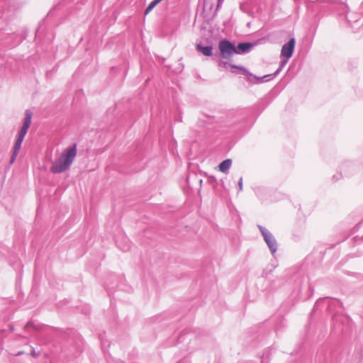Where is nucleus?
I'll list each match as a JSON object with an SVG mask.
<instances>
[{
	"label": "nucleus",
	"instance_id": "f257e3e1",
	"mask_svg": "<svg viewBox=\"0 0 363 363\" xmlns=\"http://www.w3.org/2000/svg\"><path fill=\"white\" fill-rule=\"evenodd\" d=\"M77 155V145L67 147L60 157L56 160L50 167V172L54 174L62 173L67 170L72 164Z\"/></svg>",
	"mask_w": 363,
	"mask_h": 363
},
{
	"label": "nucleus",
	"instance_id": "f03ea898",
	"mask_svg": "<svg viewBox=\"0 0 363 363\" xmlns=\"http://www.w3.org/2000/svg\"><path fill=\"white\" fill-rule=\"evenodd\" d=\"M31 119H32L31 111L30 110H26V113H25L23 124L22 125L20 131L18 133V135L16 137V141H15V143L13 145L12 155L11 156L10 161H9V163L11 164H12L15 162V160L18 156V154L21 150V145H22V143L25 138V135H26L30 125Z\"/></svg>",
	"mask_w": 363,
	"mask_h": 363
},
{
	"label": "nucleus",
	"instance_id": "7ed1b4c3",
	"mask_svg": "<svg viewBox=\"0 0 363 363\" xmlns=\"http://www.w3.org/2000/svg\"><path fill=\"white\" fill-rule=\"evenodd\" d=\"M218 50L220 57L227 60H230L236 52L235 45L226 39L219 41Z\"/></svg>",
	"mask_w": 363,
	"mask_h": 363
},
{
	"label": "nucleus",
	"instance_id": "20e7f679",
	"mask_svg": "<svg viewBox=\"0 0 363 363\" xmlns=\"http://www.w3.org/2000/svg\"><path fill=\"white\" fill-rule=\"evenodd\" d=\"M286 62V61L284 62L282 65L279 67V68L277 69V70L272 74H267V75H264L263 77H256L255 75H253L252 74L250 73L246 69L245 67H242V66H237V65H231L232 67L233 68H237V69H239L240 70L242 71V74H245L247 76V80L252 82V83H261L264 81V79H265L266 81L269 80L267 78L273 76H276L277 74H279L281 69H282V67L284 65V64Z\"/></svg>",
	"mask_w": 363,
	"mask_h": 363
},
{
	"label": "nucleus",
	"instance_id": "39448f33",
	"mask_svg": "<svg viewBox=\"0 0 363 363\" xmlns=\"http://www.w3.org/2000/svg\"><path fill=\"white\" fill-rule=\"evenodd\" d=\"M258 228L264 238L265 242L267 244L272 254L275 253L277 250V243L274 237L262 225H258Z\"/></svg>",
	"mask_w": 363,
	"mask_h": 363
},
{
	"label": "nucleus",
	"instance_id": "423d86ee",
	"mask_svg": "<svg viewBox=\"0 0 363 363\" xmlns=\"http://www.w3.org/2000/svg\"><path fill=\"white\" fill-rule=\"evenodd\" d=\"M295 39L294 38H291L287 43H285L282 48L281 51V56L284 57L288 60L290 58L294 52L295 48ZM287 62V60H286Z\"/></svg>",
	"mask_w": 363,
	"mask_h": 363
},
{
	"label": "nucleus",
	"instance_id": "0eeeda50",
	"mask_svg": "<svg viewBox=\"0 0 363 363\" xmlns=\"http://www.w3.org/2000/svg\"><path fill=\"white\" fill-rule=\"evenodd\" d=\"M253 47L251 43H240L238 46H235V54H244L249 52Z\"/></svg>",
	"mask_w": 363,
	"mask_h": 363
},
{
	"label": "nucleus",
	"instance_id": "6e6552de",
	"mask_svg": "<svg viewBox=\"0 0 363 363\" xmlns=\"http://www.w3.org/2000/svg\"><path fill=\"white\" fill-rule=\"evenodd\" d=\"M196 50L207 57L211 56L213 55V47L211 45L202 46L200 44H197Z\"/></svg>",
	"mask_w": 363,
	"mask_h": 363
},
{
	"label": "nucleus",
	"instance_id": "1a4fd4ad",
	"mask_svg": "<svg viewBox=\"0 0 363 363\" xmlns=\"http://www.w3.org/2000/svg\"><path fill=\"white\" fill-rule=\"evenodd\" d=\"M232 164V160L230 159H227L223 160L222 162L220 163L218 167L219 170L222 172H226L230 169Z\"/></svg>",
	"mask_w": 363,
	"mask_h": 363
},
{
	"label": "nucleus",
	"instance_id": "9d476101",
	"mask_svg": "<svg viewBox=\"0 0 363 363\" xmlns=\"http://www.w3.org/2000/svg\"><path fill=\"white\" fill-rule=\"evenodd\" d=\"M160 1H159L158 0H154L153 1H152L149 5L146 8L145 11V15H147V13H149L152 9L153 8L157 5Z\"/></svg>",
	"mask_w": 363,
	"mask_h": 363
},
{
	"label": "nucleus",
	"instance_id": "9b49d317",
	"mask_svg": "<svg viewBox=\"0 0 363 363\" xmlns=\"http://www.w3.org/2000/svg\"><path fill=\"white\" fill-rule=\"evenodd\" d=\"M223 1L224 0H218V3H217V6H216V11L213 13V16H216L217 15V12L220 9V8L221 7Z\"/></svg>",
	"mask_w": 363,
	"mask_h": 363
},
{
	"label": "nucleus",
	"instance_id": "f8f14e48",
	"mask_svg": "<svg viewBox=\"0 0 363 363\" xmlns=\"http://www.w3.org/2000/svg\"><path fill=\"white\" fill-rule=\"evenodd\" d=\"M23 352H18L17 353V354H19L23 353ZM25 352V353L30 354H31V355H33V356H34V357H35V356H37V355L38 354V353H36V352H35L33 350H32V349H30L29 350L26 351V352Z\"/></svg>",
	"mask_w": 363,
	"mask_h": 363
},
{
	"label": "nucleus",
	"instance_id": "ddd939ff",
	"mask_svg": "<svg viewBox=\"0 0 363 363\" xmlns=\"http://www.w3.org/2000/svg\"><path fill=\"white\" fill-rule=\"evenodd\" d=\"M117 245H118V247L120 248H121L123 251H127L130 249V246L128 245H126L123 247L121 246L120 244L118 243V242L117 241Z\"/></svg>",
	"mask_w": 363,
	"mask_h": 363
},
{
	"label": "nucleus",
	"instance_id": "4468645a",
	"mask_svg": "<svg viewBox=\"0 0 363 363\" xmlns=\"http://www.w3.org/2000/svg\"><path fill=\"white\" fill-rule=\"evenodd\" d=\"M238 187H239V191L242 190V177H240L238 181Z\"/></svg>",
	"mask_w": 363,
	"mask_h": 363
},
{
	"label": "nucleus",
	"instance_id": "2eb2a0df",
	"mask_svg": "<svg viewBox=\"0 0 363 363\" xmlns=\"http://www.w3.org/2000/svg\"><path fill=\"white\" fill-rule=\"evenodd\" d=\"M218 65H219V66L224 67L226 68L227 66L228 65V62L220 61Z\"/></svg>",
	"mask_w": 363,
	"mask_h": 363
},
{
	"label": "nucleus",
	"instance_id": "dca6fc26",
	"mask_svg": "<svg viewBox=\"0 0 363 363\" xmlns=\"http://www.w3.org/2000/svg\"><path fill=\"white\" fill-rule=\"evenodd\" d=\"M159 1H161L162 0H158Z\"/></svg>",
	"mask_w": 363,
	"mask_h": 363
}]
</instances>
